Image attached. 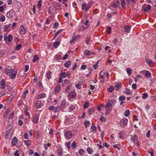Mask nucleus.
<instances>
[{
    "label": "nucleus",
    "mask_w": 156,
    "mask_h": 156,
    "mask_svg": "<svg viewBox=\"0 0 156 156\" xmlns=\"http://www.w3.org/2000/svg\"><path fill=\"white\" fill-rule=\"evenodd\" d=\"M121 5L122 7H123L126 5V2L124 0H121Z\"/></svg>",
    "instance_id": "59"
},
{
    "label": "nucleus",
    "mask_w": 156,
    "mask_h": 156,
    "mask_svg": "<svg viewBox=\"0 0 156 156\" xmlns=\"http://www.w3.org/2000/svg\"><path fill=\"white\" fill-rule=\"evenodd\" d=\"M126 71L128 75H130L132 73V70L129 68H127L126 69Z\"/></svg>",
    "instance_id": "34"
},
{
    "label": "nucleus",
    "mask_w": 156,
    "mask_h": 156,
    "mask_svg": "<svg viewBox=\"0 0 156 156\" xmlns=\"http://www.w3.org/2000/svg\"><path fill=\"white\" fill-rule=\"evenodd\" d=\"M63 30V29H60L57 31L54 35L55 37L60 33Z\"/></svg>",
    "instance_id": "32"
},
{
    "label": "nucleus",
    "mask_w": 156,
    "mask_h": 156,
    "mask_svg": "<svg viewBox=\"0 0 156 156\" xmlns=\"http://www.w3.org/2000/svg\"><path fill=\"white\" fill-rule=\"evenodd\" d=\"M10 112V110L9 109H8L3 114V117L5 118L6 117L9 112Z\"/></svg>",
    "instance_id": "25"
},
{
    "label": "nucleus",
    "mask_w": 156,
    "mask_h": 156,
    "mask_svg": "<svg viewBox=\"0 0 156 156\" xmlns=\"http://www.w3.org/2000/svg\"><path fill=\"white\" fill-rule=\"evenodd\" d=\"M26 110H25L24 112L25 114L27 116H29V117L30 116V115L29 114V112L27 111V107L26 108Z\"/></svg>",
    "instance_id": "58"
},
{
    "label": "nucleus",
    "mask_w": 156,
    "mask_h": 156,
    "mask_svg": "<svg viewBox=\"0 0 156 156\" xmlns=\"http://www.w3.org/2000/svg\"><path fill=\"white\" fill-rule=\"evenodd\" d=\"M14 115V112L11 113V114H10V115L9 116L8 119H12V118L13 117Z\"/></svg>",
    "instance_id": "45"
},
{
    "label": "nucleus",
    "mask_w": 156,
    "mask_h": 156,
    "mask_svg": "<svg viewBox=\"0 0 156 156\" xmlns=\"http://www.w3.org/2000/svg\"><path fill=\"white\" fill-rule=\"evenodd\" d=\"M15 15V13L12 9H11L7 13L6 16L7 18H11L14 16Z\"/></svg>",
    "instance_id": "5"
},
{
    "label": "nucleus",
    "mask_w": 156,
    "mask_h": 156,
    "mask_svg": "<svg viewBox=\"0 0 156 156\" xmlns=\"http://www.w3.org/2000/svg\"><path fill=\"white\" fill-rule=\"evenodd\" d=\"M120 145L119 144H115L113 145V147L114 148H117L118 150H119L120 149Z\"/></svg>",
    "instance_id": "33"
},
{
    "label": "nucleus",
    "mask_w": 156,
    "mask_h": 156,
    "mask_svg": "<svg viewBox=\"0 0 156 156\" xmlns=\"http://www.w3.org/2000/svg\"><path fill=\"white\" fill-rule=\"evenodd\" d=\"M87 68V66L85 65H82L81 66L80 69L82 70H84Z\"/></svg>",
    "instance_id": "64"
},
{
    "label": "nucleus",
    "mask_w": 156,
    "mask_h": 156,
    "mask_svg": "<svg viewBox=\"0 0 156 156\" xmlns=\"http://www.w3.org/2000/svg\"><path fill=\"white\" fill-rule=\"evenodd\" d=\"M97 145L99 147V148L100 149H101V148H103V147L102 146H101V141H100L99 142V144H97Z\"/></svg>",
    "instance_id": "57"
},
{
    "label": "nucleus",
    "mask_w": 156,
    "mask_h": 156,
    "mask_svg": "<svg viewBox=\"0 0 156 156\" xmlns=\"http://www.w3.org/2000/svg\"><path fill=\"white\" fill-rule=\"evenodd\" d=\"M79 153L80 155H83L84 154V151L83 149H80L79 151Z\"/></svg>",
    "instance_id": "51"
},
{
    "label": "nucleus",
    "mask_w": 156,
    "mask_h": 156,
    "mask_svg": "<svg viewBox=\"0 0 156 156\" xmlns=\"http://www.w3.org/2000/svg\"><path fill=\"white\" fill-rule=\"evenodd\" d=\"M119 137L120 139H123L124 137L122 135V133L120 132L119 133Z\"/></svg>",
    "instance_id": "55"
},
{
    "label": "nucleus",
    "mask_w": 156,
    "mask_h": 156,
    "mask_svg": "<svg viewBox=\"0 0 156 156\" xmlns=\"http://www.w3.org/2000/svg\"><path fill=\"white\" fill-rule=\"evenodd\" d=\"M125 92L126 94L128 95H131L132 94V93L130 92V90L128 88L125 89Z\"/></svg>",
    "instance_id": "21"
},
{
    "label": "nucleus",
    "mask_w": 156,
    "mask_h": 156,
    "mask_svg": "<svg viewBox=\"0 0 156 156\" xmlns=\"http://www.w3.org/2000/svg\"><path fill=\"white\" fill-rule=\"evenodd\" d=\"M125 99V97L123 95H122L119 98V100L120 101H123Z\"/></svg>",
    "instance_id": "35"
},
{
    "label": "nucleus",
    "mask_w": 156,
    "mask_h": 156,
    "mask_svg": "<svg viewBox=\"0 0 156 156\" xmlns=\"http://www.w3.org/2000/svg\"><path fill=\"white\" fill-rule=\"evenodd\" d=\"M71 63V62L70 61L66 62L64 64V66L65 67L67 68H68L69 67V66L70 65Z\"/></svg>",
    "instance_id": "19"
},
{
    "label": "nucleus",
    "mask_w": 156,
    "mask_h": 156,
    "mask_svg": "<svg viewBox=\"0 0 156 156\" xmlns=\"http://www.w3.org/2000/svg\"><path fill=\"white\" fill-rule=\"evenodd\" d=\"M8 39V41L9 42H10L11 41L12 39V36L11 34H9L8 37H5V36H4V41H6V40Z\"/></svg>",
    "instance_id": "15"
},
{
    "label": "nucleus",
    "mask_w": 156,
    "mask_h": 156,
    "mask_svg": "<svg viewBox=\"0 0 156 156\" xmlns=\"http://www.w3.org/2000/svg\"><path fill=\"white\" fill-rule=\"evenodd\" d=\"M145 76L148 77H150L151 76V73L149 71H147L146 72Z\"/></svg>",
    "instance_id": "41"
},
{
    "label": "nucleus",
    "mask_w": 156,
    "mask_h": 156,
    "mask_svg": "<svg viewBox=\"0 0 156 156\" xmlns=\"http://www.w3.org/2000/svg\"><path fill=\"white\" fill-rule=\"evenodd\" d=\"M61 88L59 85H57L54 89V92L56 94L58 93L60 91Z\"/></svg>",
    "instance_id": "14"
},
{
    "label": "nucleus",
    "mask_w": 156,
    "mask_h": 156,
    "mask_svg": "<svg viewBox=\"0 0 156 156\" xmlns=\"http://www.w3.org/2000/svg\"><path fill=\"white\" fill-rule=\"evenodd\" d=\"M42 2V1L41 0H39L38 2L37 7L39 8H40L41 7Z\"/></svg>",
    "instance_id": "47"
},
{
    "label": "nucleus",
    "mask_w": 156,
    "mask_h": 156,
    "mask_svg": "<svg viewBox=\"0 0 156 156\" xmlns=\"http://www.w3.org/2000/svg\"><path fill=\"white\" fill-rule=\"evenodd\" d=\"M113 87L112 86H111L108 89V90L110 92H112L113 90Z\"/></svg>",
    "instance_id": "42"
},
{
    "label": "nucleus",
    "mask_w": 156,
    "mask_h": 156,
    "mask_svg": "<svg viewBox=\"0 0 156 156\" xmlns=\"http://www.w3.org/2000/svg\"><path fill=\"white\" fill-rule=\"evenodd\" d=\"M130 114L129 111V110H126L124 113V115L126 117L128 116Z\"/></svg>",
    "instance_id": "31"
},
{
    "label": "nucleus",
    "mask_w": 156,
    "mask_h": 156,
    "mask_svg": "<svg viewBox=\"0 0 156 156\" xmlns=\"http://www.w3.org/2000/svg\"><path fill=\"white\" fill-rule=\"evenodd\" d=\"M18 141H17V139L16 137H14L12 140L11 144L13 146L16 145V146H19L21 144L20 141L18 142V144L17 145V143Z\"/></svg>",
    "instance_id": "4"
},
{
    "label": "nucleus",
    "mask_w": 156,
    "mask_h": 156,
    "mask_svg": "<svg viewBox=\"0 0 156 156\" xmlns=\"http://www.w3.org/2000/svg\"><path fill=\"white\" fill-rule=\"evenodd\" d=\"M70 144L71 142L70 141L65 143V146L67 149H70Z\"/></svg>",
    "instance_id": "26"
},
{
    "label": "nucleus",
    "mask_w": 156,
    "mask_h": 156,
    "mask_svg": "<svg viewBox=\"0 0 156 156\" xmlns=\"http://www.w3.org/2000/svg\"><path fill=\"white\" fill-rule=\"evenodd\" d=\"M119 1H118L116 2L115 1L112 2V6L114 8H117L119 4Z\"/></svg>",
    "instance_id": "12"
},
{
    "label": "nucleus",
    "mask_w": 156,
    "mask_h": 156,
    "mask_svg": "<svg viewBox=\"0 0 156 156\" xmlns=\"http://www.w3.org/2000/svg\"><path fill=\"white\" fill-rule=\"evenodd\" d=\"M60 109V108L59 107H57L55 108H54V111L55 112H58Z\"/></svg>",
    "instance_id": "61"
},
{
    "label": "nucleus",
    "mask_w": 156,
    "mask_h": 156,
    "mask_svg": "<svg viewBox=\"0 0 156 156\" xmlns=\"http://www.w3.org/2000/svg\"><path fill=\"white\" fill-rule=\"evenodd\" d=\"M64 136L66 140H69L72 138L73 135L71 131L66 130L64 132Z\"/></svg>",
    "instance_id": "2"
},
{
    "label": "nucleus",
    "mask_w": 156,
    "mask_h": 156,
    "mask_svg": "<svg viewBox=\"0 0 156 156\" xmlns=\"http://www.w3.org/2000/svg\"><path fill=\"white\" fill-rule=\"evenodd\" d=\"M39 116L38 115H35L34 116L33 119V122L35 123H37L39 119Z\"/></svg>",
    "instance_id": "16"
},
{
    "label": "nucleus",
    "mask_w": 156,
    "mask_h": 156,
    "mask_svg": "<svg viewBox=\"0 0 156 156\" xmlns=\"http://www.w3.org/2000/svg\"><path fill=\"white\" fill-rule=\"evenodd\" d=\"M96 126H94L93 124H92V125L91 126V130L90 132H92L93 131H96Z\"/></svg>",
    "instance_id": "22"
},
{
    "label": "nucleus",
    "mask_w": 156,
    "mask_h": 156,
    "mask_svg": "<svg viewBox=\"0 0 156 156\" xmlns=\"http://www.w3.org/2000/svg\"><path fill=\"white\" fill-rule=\"evenodd\" d=\"M94 110L93 108H90L88 110V112H89V115H90L92 114V112H94Z\"/></svg>",
    "instance_id": "43"
},
{
    "label": "nucleus",
    "mask_w": 156,
    "mask_h": 156,
    "mask_svg": "<svg viewBox=\"0 0 156 156\" xmlns=\"http://www.w3.org/2000/svg\"><path fill=\"white\" fill-rule=\"evenodd\" d=\"M38 59V58L37 55H34L33 56V62H35Z\"/></svg>",
    "instance_id": "36"
},
{
    "label": "nucleus",
    "mask_w": 156,
    "mask_h": 156,
    "mask_svg": "<svg viewBox=\"0 0 156 156\" xmlns=\"http://www.w3.org/2000/svg\"><path fill=\"white\" fill-rule=\"evenodd\" d=\"M90 105L89 103L88 102H86L83 105V108H86L89 106V105Z\"/></svg>",
    "instance_id": "39"
},
{
    "label": "nucleus",
    "mask_w": 156,
    "mask_h": 156,
    "mask_svg": "<svg viewBox=\"0 0 156 156\" xmlns=\"http://www.w3.org/2000/svg\"><path fill=\"white\" fill-rule=\"evenodd\" d=\"M24 143L27 146H29L30 144V141L29 140H27L24 141Z\"/></svg>",
    "instance_id": "40"
},
{
    "label": "nucleus",
    "mask_w": 156,
    "mask_h": 156,
    "mask_svg": "<svg viewBox=\"0 0 156 156\" xmlns=\"http://www.w3.org/2000/svg\"><path fill=\"white\" fill-rule=\"evenodd\" d=\"M68 75V74L65 72H62L61 74V76L63 78H65L66 76Z\"/></svg>",
    "instance_id": "24"
},
{
    "label": "nucleus",
    "mask_w": 156,
    "mask_h": 156,
    "mask_svg": "<svg viewBox=\"0 0 156 156\" xmlns=\"http://www.w3.org/2000/svg\"><path fill=\"white\" fill-rule=\"evenodd\" d=\"M60 42L59 41H56L55 42L54 44V46L55 48H57L60 44Z\"/></svg>",
    "instance_id": "37"
},
{
    "label": "nucleus",
    "mask_w": 156,
    "mask_h": 156,
    "mask_svg": "<svg viewBox=\"0 0 156 156\" xmlns=\"http://www.w3.org/2000/svg\"><path fill=\"white\" fill-rule=\"evenodd\" d=\"M87 151L90 154H92L94 152V150L90 147H88L87 149Z\"/></svg>",
    "instance_id": "23"
},
{
    "label": "nucleus",
    "mask_w": 156,
    "mask_h": 156,
    "mask_svg": "<svg viewBox=\"0 0 156 156\" xmlns=\"http://www.w3.org/2000/svg\"><path fill=\"white\" fill-rule=\"evenodd\" d=\"M75 108V106L74 105H71L69 108V110L70 111H72L74 110Z\"/></svg>",
    "instance_id": "29"
},
{
    "label": "nucleus",
    "mask_w": 156,
    "mask_h": 156,
    "mask_svg": "<svg viewBox=\"0 0 156 156\" xmlns=\"http://www.w3.org/2000/svg\"><path fill=\"white\" fill-rule=\"evenodd\" d=\"M20 33L22 34H24L26 31V29L24 27V26L21 25L20 27Z\"/></svg>",
    "instance_id": "8"
},
{
    "label": "nucleus",
    "mask_w": 156,
    "mask_h": 156,
    "mask_svg": "<svg viewBox=\"0 0 156 156\" xmlns=\"http://www.w3.org/2000/svg\"><path fill=\"white\" fill-rule=\"evenodd\" d=\"M37 138H40L41 136V134L38 130L37 131Z\"/></svg>",
    "instance_id": "63"
},
{
    "label": "nucleus",
    "mask_w": 156,
    "mask_h": 156,
    "mask_svg": "<svg viewBox=\"0 0 156 156\" xmlns=\"http://www.w3.org/2000/svg\"><path fill=\"white\" fill-rule=\"evenodd\" d=\"M100 75L102 78H104L105 75V72L104 71H102L100 73Z\"/></svg>",
    "instance_id": "46"
},
{
    "label": "nucleus",
    "mask_w": 156,
    "mask_h": 156,
    "mask_svg": "<svg viewBox=\"0 0 156 156\" xmlns=\"http://www.w3.org/2000/svg\"><path fill=\"white\" fill-rule=\"evenodd\" d=\"M42 103L40 101H38L36 103L35 106L37 108H39L42 106Z\"/></svg>",
    "instance_id": "11"
},
{
    "label": "nucleus",
    "mask_w": 156,
    "mask_h": 156,
    "mask_svg": "<svg viewBox=\"0 0 156 156\" xmlns=\"http://www.w3.org/2000/svg\"><path fill=\"white\" fill-rule=\"evenodd\" d=\"M86 4L85 3H83L82 4L81 8L82 10H84L86 6Z\"/></svg>",
    "instance_id": "56"
},
{
    "label": "nucleus",
    "mask_w": 156,
    "mask_h": 156,
    "mask_svg": "<svg viewBox=\"0 0 156 156\" xmlns=\"http://www.w3.org/2000/svg\"><path fill=\"white\" fill-rule=\"evenodd\" d=\"M51 73L50 71H48L46 74V77L48 80H50L51 77Z\"/></svg>",
    "instance_id": "18"
},
{
    "label": "nucleus",
    "mask_w": 156,
    "mask_h": 156,
    "mask_svg": "<svg viewBox=\"0 0 156 156\" xmlns=\"http://www.w3.org/2000/svg\"><path fill=\"white\" fill-rule=\"evenodd\" d=\"M98 62L96 63L93 65V67L94 69H96L98 67Z\"/></svg>",
    "instance_id": "49"
},
{
    "label": "nucleus",
    "mask_w": 156,
    "mask_h": 156,
    "mask_svg": "<svg viewBox=\"0 0 156 156\" xmlns=\"http://www.w3.org/2000/svg\"><path fill=\"white\" fill-rule=\"evenodd\" d=\"M120 121L121 126L123 127L125 126L127 124L128 120L127 118H125L121 119Z\"/></svg>",
    "instance_id": "6"
},
{
    "label": "nucleus",
    "mask_w": 156,
    "mask_h": 156,
    "mask_svg": "<svg viewBox=\"0 0 156 156\" xmlns=\"http://www.w3.org/2000/svg\"><path fill=\"white\" fill-rule=\"evenodd\" d=\"M71 147L73 149L75 148L76 147V143L75 141H74L72 144Z\"/></svg>",
    "instance_id": "30"
},
{
    "label": "nucleus",
    "mask_w": 156,
    "mask_h": 156,
    "mask_svg": "<svg viewBox=\"0 0 156 156\" xmlns=\"http://www.w3.org/2000/svg\"><path fill=\"white\" fill-rule=\"evenodd\" d=\"M100 120L101 122H105L106 121V119H105V118L102 116L100 118Z\"/></svg>",
    "instance_id": "44"
},
{
    "label": "nucleus",
    "mask_w": 156,
    "mask_h": 156,
    "mask_svg": "<svg viewBox=\"0 0 156 156\" xmlns=\"http://www.w3.org/2000/svg\"><path fill=\"white\" fill-rule=\"evenodd\" d=\"M89 124V122L88 121H86L84 122V124L85 125V127L86 128H87L88 126V125Z\"/></svg>",
    "instance_id": "54"
},
{
    "label": "nucleus",
    "mask_w": 156,
    "mask_h": 156,
    "mask_svg": "<svg viewBox=\"0 0 156 156\" xmlns=\"http://www.w3.org/2000/svg\"><path fill=\"white\" fill-rule=\"evenodd\" d=\"M76 87L79 89H80L81 88V85L80 84H76L75 85Z\"/></svg>",
    "instance_id": "60"
},
{
    "label": "nucleus",
    "mask_w": 156,
    "mask_h": 156,
    "mask_svg": "<svg viewBox=\"0 0 156 156\" xmlns=\"http://www.w3.org/2000/svg\"><path fill=\"white\" fill-rule=\"evenodd\" d=\"M9 27V25H5L4 26V30L5 32H6L7 31Z\"/></svg>",
    "instance_id": "62"
},
{
    "label": "nucleus",
    "mask_w": 156,
    "mask_h": 156,
    "mask_svg": "<svg viewBox=\"0 0 156 156\" xmlns=\"http://www.w3.org/2000/svg\"><path fill=\"white\" fill-rule=\"evenodd\" d=\"M90 40V36L87 37L85 40L86 43L87 45H88Z\"/></svg>",
    "instance_id": "27"
},
{
    "label": "nucleus",
    "mask_w": 156,
    "mask_h": 156,
    "mask_svg": "<svg viewBox=\"0 0 156 156\" xmlns=\"http://www.w3.org/2000/svg\"><path fill=\"white\" fill-rule=\"evenodd\" d=\"M137 136L135 135H134V136H132L131 138V140L133 142V143H135L134 140H136L137 139Z\"/></svg>",
    "instance_id": "28"
},
{
    "label": "nucleus",
    "mask_w": 156,
    "mask_h": 156,
    "mask_svg": "<svg viewBox=\"0 0 156 156\" xmlns=\"http://www.w3.org/2000/svg\"><path fill=\"white\" fill-rule=\"evenodd\" d=\"M124 29L125 31L127 33H129L130 28L129 26H125Z\"/></svg>",
    "instance_id": "20"
},
{
    "label": "nucleus",
    "mask_w": 156,
    "mask_h": 156,
    "mask_svg": "<svg viewBox=\"0 0 156 156\" xmlns=\"http://www.w3.org/2000/svg\"><path fill=\"white\" fill-rule=\"evenodd\" d=\"M76 95L75 92L72 91L69 93L68 96L69 98L71 99L75 98L76 97Z\"/></svg>",
    "instance_id": "10"
},
{
    "label": "nucleus",
    "mask_w": 156,
    "mask_h": 156,
    "mask_svg": "<svg viewBox=\"0 0 156 156\" xmlns=\"http://www.w3.org/2000/svg\"><path fill=\"white\" fill-rule=\"evenodd\" d=\"M77 37L76 36H73V37H72L71 40L70 41V43H73L74 42L75 40L76 39Z\"/></svg>",
    "instance_id": "48"
},
{
    "label": "nucleus",
    "mask_w": 156,
    "mask_h": 156,
    "mask_svg": "<svg viewBox=\"0 0 156 156\" xmlns=\"http://www.w3.org/2000/svg\"><path fill=\"white\" fill-rule=\"evenodd\" d=\"M46 97V94L44 93H42L37 95L36 97L37 99H39L42 98H43Z\"/></svg>",
    "instance_id": "17"
},
{
    "label": "nucleus",
    "mask_w": 156,
    "mask_h": 156,
    "mask_svg": "<svg viewBox=\"0 0 156 156\" xmlns=\"http://www.w3.org/2000/svg\"><path fill=\"white\" fill-rule=\"evenodd\" d=\"M95 52H91L88 49H86L84 52V54L85 55L90 56L91 55H94L95 54Z\"/></svg>",
    "instance_id": "7"
},
{
    "label": "nucleus",
    "mask_w": 156,
    "mask_h": 156,
    "mask_svg": "<svg viewBox=\"0 0 156 156\" xmlns=\"http://www.w3.org/2000/svg\"><path fill=\"white\" fill-rule=\"evenodd\" d=\"M122 87V84L121 83H116L114 87L115 89L116 90H119Z\"/></svg>",
    "instance_id": "13"
},
{
    "label": "nucleus",
    "mask_w": 156,
    "mask_h": 156,
    "mask_svg": "<svg viewBox=\"0 0 156 156\" xmlns=\"http://www.w3.org/2000/svg\"><path fill=\"white\" fill-rule=\"evenodd\" d=\"M5 74L9 76H11V78L14 79L16 77L17 71L15 69H11L8 67L5 69Z\"/></svg>",
    "instance_id": "1"
},
{
    "label": "nucleus",
    "mask_w": 156,
    "mask_h": 156,
    "mask_svg": "<svg viewBox=\"0 0 156 156\" xmlns=\"http://www.w3.org/2000/svg\"><path fill=\"white\" fill-rule=\"evenodd\" d=\"M111 27H109L107 29V32L108 34H110L111 33Z\"/></svg>",
    "instance_id": "53"
},
{
    "label": "nucleus",
    "mask_w": 156,
    "mask_h": 156,
    "mask_svg": "<svg viewBox=\"0 0 156 156\" xmlns=\"http://www.w3.org/2000/svg\"><path fill=\"white\" fill-rule=\"evenodd\" d=\"M148 97V94L146 93H143L142 94V98L143 99H145L147 98Z\"/></svg>",
    "instance_id": "38"
},
{
    "label": "nucleus",
    "mask_w": 156,
    "mask_h": 156,
    "mask_svg": "<svg viewBox=\"0 0 156 156\" xmlns=\"http://www.w3.org/2000/svg\"><path fill=\"white\" fill-rule=\"evenodd\" d=\"M151 9V7L150 5H148L146 6L143 7L142 8V11L143 12H147Z\"/></svg>",
    "instance_id": "9"
},
{
    "label": "nucleus",
    "mask_w": 156,
    "mask_h": 156,
    "mask_svg": "<svg viewBox=\"0 0 156 156\" xmlns=\"http://www.w3.org/2000/svg\"><path fill=\"white\" fill-rule=\"evenodd\" d=\"M115 103V100L114 99H111L106 104L105 106V108H108L110 107H112L114 106Z\"/></svg>",
    "instance_id": "3"
},
{
    "label": "nucleus",
    "mask_w": 156,
    "mask_h": 156,
    "mask_svg": "<svg viewBox=\"0 0 156 156\" xmlns=\"http://www.w3.org/2000/svg\"><path fill=\"white\" fill-rule=\"evenodd\" d=\"M5 20V17L4 15H2L0 18V21L3 22H4Z\"/></svg>",
    "instance_id": "52"
},
{
    "label": "nucleus",
    "mask_w": 156,
    "mask_h": 156,
    "mask_svg": "<svg viewBox=\"0 0 156 156\" xmlns=\"http://www.w3.org/2000/svg\"><path fill=\"white\" fill-rule=\"evenodd\" d=\"M9 132L7 131L5 133V138L6 139H8L9 137Z\"/></svg>",
    "instance_id": "50"
}]
</instances>
